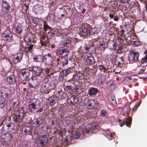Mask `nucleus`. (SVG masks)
I'll list each match as a JSON object with an SVG mask.
<instances>
[{
	"label": "nucleus",
	"mask_w": 147,
	"mask_h": 147,
	"mask_svg": "<svg viewBox=\"0 0 147 147\" xmlns=\"http://www.w3.org/2000/svg\"><path fill=\"white\" fill-rule=\"evenodd\" d=\"M115 86V83L112 82L111 83L107 86V88L109 90H112L114 89V87Z\"/></svg>",
	"instance_id": "nucleus-34"
},
{
	"label": "nucleus",
	"mask_w": 147,
	"mask_h": 147,
	"mask_svg": "<svg viewBox=\"0 0 147 147\" xmlns=\"http://www.w3.org/2000/svg\"><path fill=\"white\" fill-rule=\"evenodd\" d=\"M109 18L111 19H112L114 17V15L113 14H109Z\"/></svg>",
	"instance_id": "nucleus-56"
},
{
	"label": "nucleus",
	"mask_w": 147,
	"mask_h": 147,
	"mask_svg": "<svg viewBox=\"0 0 147 147\" xmlns=\"http://www.w3.org/2000/svg\"><path fill=\"white\" fill-rule=\"evenodd\" d=\"M4 137V141L6 142L11 141L13 138L12 135L10 133H6Z\"/></svg>",
	"instance_id": "nucleus-22"
},
{
	"label": "nucleus",
	"mask_w": 147,
	"mask_h": 147,
	"mask_svg": "<svg viewBox=\"0 0 147 147\" xmlns=\"http://www.w3.org/2000/svg\"><path fill=\"white\" fill-rule=\"evenodd\" d=\"M131 119H129V120H128L126 121H122L121 122L120 124L121 127L123 126L124 125L126 124L127 126L130 127V125H131Z\"/></svg>",
	"instance_id": "nucleus-26"
},
{
	"label": "nucleus",
	"mask_w": 147,
	"mask_h": 147,
	"mask_svg": "<svg viewBox=\"0 0 147 147\" xmlns=\"http://www.w3.org/2000/svg\"><path fill=\"white\" fill-rule=\"evenodd\" d=\"M26 7V10H28V5H26L25 6Z\"/></svg>",
	"instance_id": "nucleus-63"
},
{
	"label": "nucleus",
	"mask_w": 147,
	"mask_h": 147,
	"mask_svg": "<svg viewBox=\"0 0 147 147\" xmlns=\"http://www.w3.org/2000/svg\"><path fill=\"white\" fill-rule=\"evenodd\" d=\"M58 98L57 96L54 95L49 98V104L51 105H54L58 101Z\"/></svg>",
	"instance_id": "nucleus-18"
},
{
	"label": "nucleus",
	"mask_w": 147,
	"mask_h": 147,
	"mask_svg": "<svg viewBox=\"0 0 147 147\" xmlns=\"http://www.w3.org/2000/svg\"><path fill=\"white\" fill-rule=\"evenodd\" d=\"M80 133L78 131H76L75 133L72 134L71 136L67 137L65 141L67 142H69V143L73 144L74 142V139H78L80 136Z\"/></svg>",
	"instance_id": "nucleus-10"
},
{
	"label": "nucleus",
	"mask_w": 147,
	"mask_h": 147,
	"mask_svg": "<svg viewBox=\"0 0 147 147\" xmlns=\"http://www.w3.org/2000/svg\"><path fill=\"white\" fill-rule=\"evenodd\" d=\"M5 126H7L8 128H10V129H11L10 127H11V126H12L11 129H12V128L13 127V124L11 122H9L5 124Z\"/></svg>",
	"instance_id": "nucleus-41"
},
{
	"label": "nucleus",
	"mask_w": 147,
	"mask_h": 147,
	"mask_svg": "<svg viewBox=\"0 0 147 147\" xmlns=\"http://www.w3.org/2000/svg\"><path fill=\"white\" fill-rule=\"evenodd\" d=\"M86 11V9H83L81 11V13L83 14H84L85 13Z\"/></svg>",
	"instance_id": "nucleus-58"
},
{
	"label": "nucleus",
	"mask_w": 147,
	"mask_h": 147,
	"mask_svg": "<svg viewBox=\"0 0 147 147\" xmlns=\"http://www.w3.org/2000/svg\"><path fill=\"white\" fill-rule=\"evenodd\" d=\"M96 128V125H90L88 128H84L82 131V134L84 136H87V134L93 132V129H95Z\"/></svg>",
	"instance_id": "nucleus-11"
},
{
	"label": "nucleus",
	"mask_w": 147,
	"mask_h": 147,
	"mask_svg": "<svg viewBox=\"0 0 147 147\" xmlns=\"http://www.w3.org/2000/svg\"><path fill=\"white\" fill-rule=\"evenodd\" d=\"M90 29L88 28L82 27L81 28V33L83 36H86L90 33Z\"/></svg>",
	"instance_id": "nucleus-19"
},
{
	"label": "nucleus",
	"mask_w": 147,
	"mask_h": 147,
	"mask_svg": "<svg viewBox=\"0 0 147 147\" xmlns=\"http://www.w3.org/2000/svg\"><path fill=\"white\" fill-rule=\"evenodd\" d=\"M86 105L87 107L90 109L95 108L98 106V102L96 99L88 98L86 101Z\"/></svg>",
	"instance_id": "nucleus-4"
},
{
	"label": "nucleus",
	"mask_w": 147,
	"mask_h": 147,
	"mask_svg": "<svg viewBox=\"0 0 147 147\" xmlns=\"http://www.w3.org/2000/svg\"><path fill=\"white\" fill-rule=\"evenodd\" d=\"M13 120L14 122L18 124L20 123L25 114L23 109L18 110L14 109L11 112Z\"/></svg>",
	"instance_id": "nucleus-2"
},
{
	"label": "nucleus",
	"mask_w": 147,
	"mask_h": 147,
	"mask_svg": "<svg viewBox=\"0 0 147 147\" xmlns=\"http://www.w3.org/2000/svg\"><path fill=\"white\" fill-rule=\"evenodd\" d=\"M147 65V55H146L144 58H142V63L140 66L138 67L136 69V70L139 74H142L144 71L145 66Z\"/></svg>",
	"instance_id": "nucleus-3"
},
{
	"label": "nucleus",
	"mask_w": 147,
	"mask_h": 147,
	"mask_svg": "<svg viewBox=\"0 0 147 147\" xmlns=\"http://www.w3.org/2000/svg\"><path fill=\"white\" fill-rule=\"evenodd\" d=\"M76 119V120L75 121H74V122H75V123H78V122L79 121V119H76H76H75V120Z\"/></svg>",
	"instance_id": "nucleus-60"
},
{
	"label": "nucleus",
	"mask_w": 147,
	"mask_h": 147,
	"mask_svg": "<svg viewBox=\"0 0 147 147\" xmlns=\"http://www.w3.org/2000/svg\"><path fill=\"white\" fill-rule=\"evenodd\" d=\"M87 117L88 118H91L93 117L92 113L91 112H88L86 114Z\"/></svg>",
	"instance_id": "nucleus-44"
},
{
	"label": "nucleus",
	"mask_w": 147,
	"mask_h": 147,
	"mask_svg": "<svg viewBox=\"0 0 147 147\" xmlns=\"http://www.w3.org/2000/svg\"><path fill=\"white\" fill-rule=\"evenodd\" d=\"M63 129H61V127L59 125H57L54 128V130L55 133H58L60 135H62L63 133Z\"/></svg>",
	"instance_id": "nucleus-23"
},
{
	"label": "nucleus",
	"mask_w": 147,
	"mask_h": 147,
	"mask_svg": "<svg viewBox=\"0 0 147 147\" xmlns=\"http://www.w3.org/2000/svg\"><path fill=\"white\" fill-rule=\"evenodd\" d=\"M107 47V43L106 42L100 41V42L99 48L101 50H104Z\"/></svg>",
	"instance_id": "nucleus-24"
},
{
	"label": "nucleus",
	"mask_w": 147,
	"mask_h": 147,
	"mask_svg": "<svg viewBox=\"0 0 147 147\" xmlns=\"http://www.w3.org/2000/svg\"><path fill=\"white\" fill-rule=\"evenodd\" d=\"M44 30L45 31H46L48 29H51V28L46 23L44 22Z\"/></svg>",
	"instance_id": "nucleus-40"
},
{
	"label": "nucleus",
	"mask_w": 147,
	"mask_h": 147,
	"mask_svg": "<svg viewBox=\"0 0 147 147\" xmlns=\"http://www.w3.org/2000/svg\"><path fill=\"white\" fill-rule=\"evenodd\" d=\"M23 56V53H21L15 55L13 59V63L16 64L20 62Z\"/></svg>",
	"instance_id": "nucleus-15"
},
{
	"label": "nucleus",
	"mask_w": 147,
	"mask_h": 147,
	"mask_svg": "<svg viewBox=\"0 0 147 147\" xmlns=\"http://www.w3.org/2000/svg\"><path fill=\"white\" fill-rule=\"evenodd\" d=\"M2 11L4 13H7L10 10L11 6L9 3L6 1L3 0L1 1Z\"/></svg>",
	"instance_id": "nucleus-7"
},
{
	"label": "nucleus",
	"mask_w": 147,
	"mask_h": 147,
	"mask_svg": "<svg viewBox=\"0 0 147 147\" xmlns=\"http://www.w3.org/2000/svg\"><path fill=\"white\" fill-rule=\"evenodd\" d=\"M97 88L91 87L88 89V94L90 96L96 94L98 92Z\"/></svg>",
	"instance_id": "nucleus-20"
},
{
	"label": "nucleus",
	"mask_w": 147,
	"mask_h": 147,
	"mask_svg": "<svg viewBox=\"0 0 147 147\" xmlns=\"http://www.w3.org/2000/svg\"><path fill=\"white\" fill-rule=\"evenodd\" d=\"M28 109L32 113L40 112L43 110V107L41 106L39 100L36 98L31 99L28 103Z\"/></svg>",
	"instance_id": "nucleus-1"
},
{
	"label": "nucleus",
	"mask_w": 147,
	"mask_h": 147,
	"mask_svg": "<svg viewBox=\"0 0 147 147\" xmlns=\"http://www.w3.org/2000/svg\"><path fill=\"white\" fill-rule=\"evenodd\" d=\"M106 137L108 138L109 139L112 140L113 138V134L109 132L106 135Z\"/></svg>",
	"instance_id": "nucleus-39"
},
{
	"label": "nucleus",
	"mask_w": 147,
	"mask_h": 147,
	"mask_svg": "<svg viewBox=\"0 0 147 147\" xmlns=\"http://www.w3.org/2000/svg\"><path fill=\"white\" fill-rule=\"evenodd\" d=\"M42 69L37 66H34L31 69V72L35 75L39 76L41 74Z\"/></svg>",
	"instance_id": "nucleus-14"
},
{
	"label": "nucleus",
	"mask_w": 147,
	"mask_h": 147,
	"mask_svg": "<svg viewBox=\"0 0 147 147\" xmlns=\"http://www.w3.org/2000/svg\"><path fill=\"white\" fill-rule=\"evenodd\" d=\"M38 145L40 147H43L45 146L48 142V138L45 136H39L38 139Z\"/></svg>",
	"instance_id": "nucleus-13"
},
{
	"label": "nucleus",
	"mask_w": 147,
	"mask_h": 147,
	"mask_svg": "<svg viewBox=\"0 0 147 147\" xmlns=\"http://www.w3.org/2000/svg\"><path fill=\"white\" fill-rule=\"evenodd\" d=\"M41 118L40 117L34 119L32 121V125L34 127H38L42 123Z\"/></svg>",
	"instance_id": "nucleus-16"
},
{
	"label": "nucleus",
	"mask_w": 147,
	"mask_h": 147,
	"mask_svg": "<svg viewBox=\"0 0 147 147\" xmlns=\"http://www.w3.org/2000/svg\"><path fill=\"white\" fill-rule=\"evenodd\" d=\"M78 101V99L76 96H72L71 97L70 102L71 103L73 104L74 103H76Z\"/></svg>",
	"instance_id": "nucleus-32"
},
{
	"label": "nucleus",
	"mask_w": 147,
	"mask_h": 147,
	"mask_svg": "<svg viewBox=\"0 0 147 147\" xmlns=\"http://www.w3.org/2000/svg\"><path fill=\"white\" fill-rule=\"evenodd\" d=\"M56 53L57 55H63L64 56H67L69 54V52L68 48L60 47L57 49Z\"/></svg>",
	"instance_id": "nucleus-9"
},
{
	"label": "nucleus",
	"mask_w": 147,
	"mask_h": 147,
	"mask_svg": "<svg viewBox=\"0 0 147 147\" xmlns=\"http://www.w3.org/2000/svg\"><path fill=\"white\" fill-rule=\"evenodd\" d=\"M49 91L48 90H47V92H45V93L47 94H48L49 93Z\"/></svg>",
	"instance_id": "nucleus-64"
},
{
	"label": "nucleus",
	"mask_w": 147,
	"mask_h": 147,
	"mask_svg": "<svg viewBox=\"0 0 147 147\" xmlns=\"http://www.w3.org/2000/svg\"><path fill=\"white\" fill-rule=\"evenodd\" d=\"M40 43L42 45L45 46L46 45L45 43L43 41H40Z\"/></svg>",
	"instance_id": "nucleus-57"
},
{
	"label": "nucleus",
	"mask_w": 147,
	"mask_h": 147,
	"mask_svg": "<svg viewBox=\"0 0 147 147\" xmlns=\"http://www.w3.org/2000/svg\"><path fill=\"white\" fill-rule=\"evenodd\" d=\"M5 100V99H2V98H0V108L2 109L4 107Z\"/></svg>",
	"instance_id": "nucleus-33"
},
{
	"label": "nucleus",
	"mask_w": 147,
	"mask_h": 147,
	"mask_svg": "<svg viewBox=\"0 0 147 147\" xmlns=\"http://www.w3.org/2000/svg\"><path fill=\"white\" fill-rule=\"evenodd\" d=\"M132 45L134 46H138L140 45V42L137 39H135L131 42Z\"/></svg>",
	"instance_id": "nucleus-29"
},
{
	"label": "nucleus",
	"mask_w": 147,
	"mask_h": 147,
	"mask_svg": "<svg viewBox=\"0 0 147 147\" xmlns=\"http://www.w3.org/2000/svg\"><path fill=\"white\" fill-rule=\"evenodd\" d=\"M23 28L21 24H19L15 28L16 32V33L20 34L22 32Z\"/></svg>",
	"instance_id": "nucleus-27"
},
{
	"label": "nucleus",
	"mask_w": 147,
	"mask_h": 147,
	"mask_svg": "<svg viewBox=\"0 0 147 147\" xmlns=\"http://www.w3.org/2000/svg\"><path fill=\"white\" fill-rule=\"evenodd\" d=\"M122 48V46H119L118 47L117 49V52L118 53L121 54L122 53V51L121 50Z\"/></svg>",
	"instance_id": "nucleus-43"
},
{
	"label": "nucleus",
	"mask_w": 147,
	"mask_h": 147,
	"mask_svg": "<svg viewBox=\"0 0 147 147\" xmlns=\"http://www.w3.org/2000/svg\"><path fill=\"white\" fill-rule=\"evenodd\" d=\"M123 110L125 111V112H126V111L127 110V108L125 107L123 109Z\"/></svg>",
	"instance_id": "nucleus-61"
},
{
	"label": "nucleus",
	"mask_w": 147,
	"mask_h": 147,
	"mask_svg": "<svg viewBox=\"0 0 147 147\" xmlns=\"http://www.w3.org/2000/svg\"><path fill=\"white\" fill-rule=\"evenodd\" d=\"M118 41L120 44H122L123 42V40L122 38H119L118 39Z\"/></svg>",
	"instance_id": "nucleus-50"
},
{
	"label": "nucleus",
	"mask_w": 147,
	"mask_h": 147,
	"mask_svg": "<svg viewBox=\"0 0 147 147\" xmlns=\"http://www.w3.org/2000/svg\"><path fill=\"white\" fill-rule=\"evenodd\" d=\"M113 47L111 48V49L113 50H115L116 49V45L115 44H113L112 45Z\"/></svg>",
	"instance_id": "nucleus-54"
},
{
	"label": "nucleus",
	"mask_w": 147,
	"mask_h": 147,
	"mask_svg": "<svg viewBox=\"0 0 147 147\" xmlns=\"http://www.w3.org/2000/svg\"><path fill=\"white\" fill-rule=\"evenodd\" d=\"M24 132L26 134H30L31 133V130L30 128L29 127H26L24 129Z\"/></svg>",
	"instance_id": "nucleus-38"
},
{
	"label": "nucleus",
	"mask_w": 147,
	"mask_h": 147,
	"mask_svg": "<svg viewBox=\"0 0 147 147\" xmlns=\"http://www.w3.org/2000/svg\"><path fill=\"white\" fill-rule=\"evenodd\" d=\"M39 84V82L38 81H34L31 80V83L29 84V86L31 88H34L36 87Z\"/></svg>",
	"instance_id": "nucleus-25"
},
{
	"label": "nucleus",
	"mask_w": 147,
	"mask_h": 147,
	"mask_svg": "<svg viewBox=\"0 0 147 147\" xmlns=\"http://www.w3.org/2000/svg\"><path fill=\"white\" fill-rule=\"evenodd\" d=\"M70 68L65 69L62 71V73L64 76L67 75L71 72Z\"/></svg>",
	"instance_id": "nucleus-30"
},
{
	"label": "nucleus",
	"mask_w": 147,
	"mask_h": 147,
	"mask_svg": "<svg viewBox=\"0 0 147 147\" xmlns=\"http://www.w3.org/2000/svg\"><path fill=\"white\" fill-rule=\"evenodd\" d=\"M24 40L26 42H27L28 43L29 42H31L32 39L31 38L28 36H26L24 38Z\"/></svg>",
	"instance_id": "nucleus-42"
},
{
	"label": "nucleus",
	"mask_w": 147,
	"mask_h": 147,
	"mask_svg": "<svg viewBox=\"0 0 147 147\" xmlns=\"http://www.w3.org/2000/svg\"><path fill=\"white\" fill-rule=\"evenodd\" d=\"M119 59H120V60H121V62H118V65H119V66H121V65L120 66V65L121 64H122L124 63V62H123L124 60L121 57L120 58H119Z\"/></svg>",
	"instance_id": "nucleus-48"
},
{
	"label": "nucleus",
	"mask_w": 147,
	"mask_h": 147,
	"mask_svg": "<svg viewBox=\"0 0 147 147\" xmlns=\"http://www.w3.org/2000/svg\"><path fill=\"white\" fill-rule=\"evenodd\" d=\"M9 91V89L7 88L2 87L0 88V97L6 100V98L8 96L9 94L8 93Z\"/></svg>",
	"instance_id": "nucleus-12"
},
{
	"label": "nucleus",
	"mask_w": 147,
	"mask_h": 147,
	"mask_svg": "<svg viewBox=\"0 0 147 147\" xmlns=\"http://www.w3.org/2000/svg\"><path fill=\"white\" fill-rule=\"evenodd\" d=\"M129 0H118L119 2L120 3H128Z\"/></svg>",
	"instance_id": "nucleus-45"
},
{
	"label": "nucleus",
	"mask_w": 147,
	"mask_h": 147,
	"mask_svg": "<svg viewBox=\"0 0 147 147\" xmlns=\"http://www.w3.org/2000/svg\"><path fill=\"white\" fill-rule=\"evenodd\" d=\"M114 20L115 21H117L118 20V18L117 17H116V16L114 18Z\"/></svg>",
	"instance_id": "nucleus-59"
},
{
	"label": "nucleus",
	"mask_w": 147,
	"mask_h": 147,
	"mask_svg": "<svg viewBox=\"0 0 147 147\" xmlns=\"http://www.w3.org/2000/svg\"><path fill=\"white\" fill-rule=\"evenodd\" d=\"M86 61L88 64L90 65H94L95 62L94 56L91 55H87Z\"/></svg>",
	"instance_id": "nucleus-17"
},
{
	"label": "nucleus",
	"mask_w": 147,
	"mask_h": 147,
	"mask_svg": "<svg viewBox=\"0 0 147 147\" xmlns=\"http://www.w3.org/2000/svg\"><path fill=\"white\" fill-rule=\"evenodd\" d=\"M51 123L52 124L54 125L55 124V123L53 120H52L51 121Z\"/></svg>",
	"instance_id": "nucleus-62"
},
{
	"label": "nucleus",
	"mask_w": 147,
	"mask_h": 147,
	"mask_svg": "<svg viewBox=\"0 0 147 147\" xmlns=\"http://www.w3.org/2000/svg\"><path fill=\"white\" fill-rule=\"evenodd\" d=\"M100 70L102 71L105 72L106 69L102 66L100 65Z\"/></svg>",
	"instance_id": "nucleus-46"
},
{
	"label": "nucleus",
	"mask_w": 147,
	"mask_h": 147,
	"mask_svg": "<svg viewBox=\"0 0 147 147\" xmlns=\"http://www.w3.org/2000/svg\"><path fill=\"white\" fill-rule=\"evenodd\" d=\"M53 57V54L52 53H48L43 56L42 60L45 63L49 65L51 63Z\"/></svg>",
	"instance_id": "nucleus-8"
},
{
	"label": "nucleus",
	"mask_w": 147,
	"mask_h": 147,
	"mask_svg": "<svg viewBox=\"0 0 147 147\" xmlns=\"http://www.w3.org/2000/svg\"><path fill=\"white\" fill-rule=\"evenodd\" d=\"M33 48V45H31L28 47V51H31L32 49Z\"/></svg>",
	"instance_id": "nucleus-51"
},
{
	"label": "nucleus",
	"mask_w": 147,
	"mask_h": 147,
	"mask_svg": "<svg viewBox=\"0 0 147 147\" xmlns=\"http://www.w3.org/2000/svg\"><path fill=\"white\" fill-rule=\"evenodd\" d=\"M48 36H50L51 37L53 36H54V34L53 33L52 31H50L47 34Z\"/></svg>",
	"instance_id": "nucleus-49"
},
{
	"label": "nucleus",
	"mask_w": 147,
	"mask_h": 147,
	"mask_svg": "<svg viewBox=\"0 0 147 147\" xmlns=\"http://www.w3.org/2000/svg\"><path fill=\"white\" fill-rule=\"evenodd\" d=\"M7 82L10 84H14L16 82V79L13 76H8L7 79Z\"/></svg>",
	"instance_id": "nucleus-21"
},
{
	"label": "nucleus",
	"mask_w": 147,
	"mask_h": 147,
	"mask_svg": "<svg viewBox=\"0 0 147 147\" xmlns=\"http://www.w3.org/2000/svg\"><path fill=\"white\" fill-rule=\"evenodd\" d=\"M31 73L30 69H23L20 71L19 76L21 80H24L28 78Z\"/></svg>",
	"instance_id": "nucleus-5"
},
{
	"label": "nucleus",
	"mask_w": 147,
	"mask_h": 147,
	"mask_svg": "<svg viewBox=\"0 0 147 147\" xmlns=\"http://www.w3.org/2000/svg\"><path fill=\"white\" fill-rule=\"evenodd\" d=\"M43 56H35L33 58L34 61L35 62H41L43 61Z\"/></svg>",
	"instance_id": "nucleus-28"
},
{
	"label": "nucleus",
	"mask_w": 147,
	"mask_h": 147,
	"mask_svg": "<svg viewBox=\"0 0 147 147\" xmlns=\"http://www.w3.org/2000/svg\"><path fill=\"white\" fill-rule=\"evenodd\" d=\"M139 105H138V104H136L132 108V110L133 111H135L137 108V107H138Z\"/></svg>",
	"instance_id": "nucleus-47"
},
{
	"label": "nucleus",
	"mask_w": 147,
	"mask_h": 147,
	"mask_svg": "<svg viewBox=\"0 0 147 147\" xmlns=\"http://www.w3.org/2000/svg\"><path fill=\"white\" fill-rule=\"evenodd\" d=\"M68 63V60L65 59H63L61 62V64L63 66H65Z\"/></svg>",
	"instance_id": "nucleus-37"
},
{
	"label": "nucleus",
	"mask_w": 147,
	"mask_h": 147,
	"mask_svg": "<svg viewBox=\"0 0 147 147\" xmlns=\"http://www.w3.org/2000/svg\"><path fill=\"white\" fill-rule=\"evenodd\" d=\"M38 78L36 76L32 77V80L36 81H38Z\"/></svg>",
	"instance_id": "nucleus-53"
},
{
	"label": "nucleus",
	"mask_w": 147,
	"mask_h": 147,
	"mask_svg": "<svg viewBox=\"0 0 147 147\" xmlns=\"http://www.w3.org/2000/svg\"><path fill=\"white\" fill-rule=\"evenodd\" d=\"M107 111L105 110H102L101 112L100 115L101 116L104 117L107 114Z\"/></svg>",
	"instance_id": "nucleus-36"
},
{
	"label": "nucleus",
	"mask_w": 147,
	"mask_h": 147,
	"mask_svg": "<svg viewBox=\"0 0 147 147\" xmlns=\"http://www.w3.org/2000/svg\"><path fill=\"white\" fill-rule=\"evenodd\" d=\"M12 34L11 33V32L9 30V29H6L4 32L3 34V35L4 36H7Z\"/></svg>",
	"instance_id": "nucleus-35"
},
{
	"label": "nucleus",
	"mask_w": 147,
	"mask_h": 147,
	"mask_svg": "<svg viewBox=\"0 0 147 147\" xmlns=\"http://www.w3.org/2000/svg\"><path fill=\"white\" fill-rule=\"evenodd\" d=\"M65 89L67 90H70L71 89V87L69 86H66L64 87Z\"/></svg>",
	"instance_id": "nucleus-52"
},
{
	"label": "nucleus",
	"mask_w": 147,
	"mask_h": 147,
	"mask_svg": "<svg viewBox=\"0 0 147 147\" xmlns=\"http://www.w3.org/2000/svg\"><path fill=\"white\" fill-rule=\"evenodd\" d=\"M139 53L136 50H132L130 52L129 56L130 63H132L133 61H136L138 60Z\"/></svg>",
	"instance_id": "nucleus-6"
},
{
	"label": "nucleus",
	"mask_w": 147,
	"mask_h": 147,
	"mask_svg": "<svg viewBox=\"0 0 147 147\" xmlns=\"http://www.w3.org/2000/svg\"><path fill=\"white\" fill-rule=\"evenodd\" d=\"M69 41H68V42L66 41V42H64V45H66V46H67V47L69 46Z\"/></svg>",
	"instance_id": "nucleus-55"
},
{
	"label": "nucleus",
	"mask_w": 147,
	"mask_h": 147,
	"mask_svg": "<svg viewBox=\"0 0 147 147\" xmlns=\"http://www.w3.org/2000/svg\"><path fill=\"white\" fill-rule=\"evenodd\" d=\"M4 37L6 41L9 42H11L12 40V34L7 36H4Z\"/></svg>",
	"instance_id": "nucleus-31"
}]
</instances>
